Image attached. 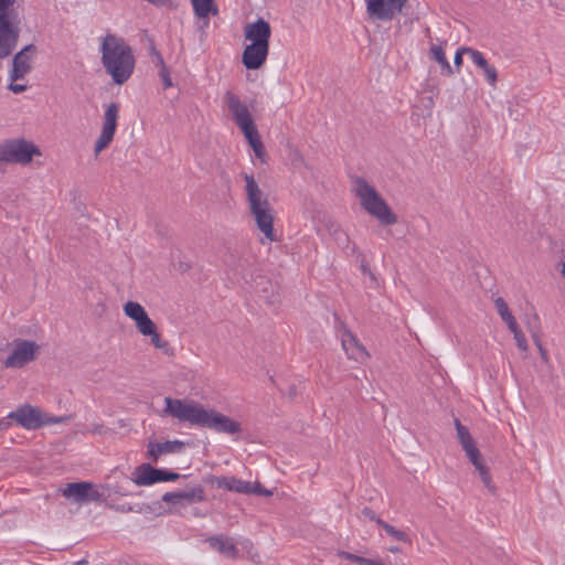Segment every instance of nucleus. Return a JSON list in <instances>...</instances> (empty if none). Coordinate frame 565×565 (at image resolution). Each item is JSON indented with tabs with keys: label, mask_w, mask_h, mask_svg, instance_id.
I'll list each match as a JSON object with an SVG mask.
<instances>
[{
	"label": "nucleus",
	"mask_w": 565,
	"mask_h": 565,
	"mask_svg": "<svg viewBox=\"0 0 565 565\" xmlns=\"http://www.w3.org/2000/svg\"><path fill=\"white\" fill-rule=\"evenodd\" d=\"M159 76L163 83V87L164 88H170L173 86V83L171 81V77H170V71L168 68V66H163L160 68L159 71Z\"/></svg>",
	"instance_id": "nucleus-35"
},
{
	"label": "nucleus",
	"mask_w": 565,
	"mask_h": 565,
	"mask_svg": "<svg viewBox=\"0 0 565 565\" xmlns=\"http://www.w3.org/2000/svg\"><path fill=\"white\" fill-rule=\"evenodd\" d=\"M104 499V493L96 489L93 483H90V490L87 491V502H98Z\"/></svg>",
	"instance_id": "nucleus-36"
},
{
	"label": "nucleus",
	"mask_w": 565,
	"mask_h": 565,
	"mask_svg": "<svg viewBox=\"0 0 565 565\" xmlns=\"http://www.w3.org/2000/svg\"><path fill=\"white\" fill-rule=\"evenodd\" d=\"M8 418L28 430H34L43 426V413L39 407L25 404L9 413Z\"/></svg>",
	"instance_id": "nucleus-13"
},
{
	"label": "nucleus",
	"mask_w": 565,
	"mask_h": 565,
	"mask_svg": "<svg viewBox=\"0 0 565 565\" xmlns=\"http://www.w3.org/2000/svg\"><path fill=\"white\" fill-rule=\"evenodd\" d=\"M255 154L258 157V158H262L263 153H264V145L263 142L260 141V146L256 147V148H253Z\"/></svg>",
	"instance_id": "nucleus-47"
},
{
	"label": "nucleus",
	"mask_w": 565,
	"mask_h": 565,
	"mask_svg": "<svg viewBox=\"0 0 565 565\" xmlns=\"http://www.w3.org/2000/svg\"><path fill=\"white\" fill-rule=\"evenodd\" d=\"M337 555L341 558H344V559H348V561H351L353 563H355V559L358 558L359 555H355L353 553H350V552H345V551H338Z\"/></svg>",
	"instance_id": "nucleus-44"
},
{
	"label": "nucleus",
	"mask_w": 565,
	"mask_h": 565,
	"mask_svg": "<svg viewBox=\"0 0 565 565\" xmlns=\"http://www.w3.org/2000/svg\"><path fill=\"white\" fill-rule=\"evenodd\" d=\"M72 418V415L68 416H46L43 414V426L44 425H51V424H61L70 420Z\"/></svg>",
	"instance_id": "nucleus-34"
},
{
	"label": "nucleus",
	"mask_w": 565,
	"mask_h": 565,
	"mask_svg": "<svg viewBox=\"0 0 565 565\" xmlns=\"http://www.w3.org/2000/svg\"><path fill=\"white\" fill-rule=\"evenodd\" d=\"M125 315L135 321L136 328L143 337L151 333L156 328V323L149 318L146 309L136 301H127L124 305Z\"/></svg>",
	"instance_id": "nucleus-14"
},
{
	"label": "nucleus",
	"mask_w": 565,
	"mask_h": 565,
	"mask_svg": "<svg viewBox=\"0 0 565 565\" xmlns=\"http://www.w3.org/2000/svg\"><path fill=\"white\" fill-rule=\"evenodd\" d=\"M17 1L0 0V58L9 56L19 41L20 28L14 9Z\"/></svg>",
	"instance_id": "nucleus-4"
},
{
	"label": "nucleus",
	"mask_w": 565,
	"mask_h": 565,
	"mask_svg": "<svg viewBox=\"0 0 565 565\" xmlns=\"http://www.w3.org/2000/svg\"><path fill=\"white\" fill-rule=\"evenodd\" d=\"M562 275L565 277V263L562 264Z\"/></svg>",
	"instance_id": "nucleus-53"
},
{
	"label": "nucleus",
	"mask_w": 565,
	"mask_h": 565,
	"mask_svg": "<svg viewBox=\"0 0 565 565\" xmlns=\"http://www.w3.org/2000/svg\"><path fill=\"white\" fill-rule=\"evenodd\" d=\"M342 348L349 359L362 361L369 356L365 348L360 343L358 338L349 330H344L341 335Z\"/></svg>",
	"instance_id": "nucleus-19"
},
{
	"label": "nucleus",
	"mask_w": 565,
	"mask_h": 565,
	"mask_svg": "<svg viewBox=\"0 0 565 565\" xmlns=\"http://www.w3.org/2000/svg\"><path fill=\"white\" fill-rule=\"evenodd\" d=\"M468 51H476V50L472 47L462 46V47L458 49V51L456 52L455 58H454V65H455L457 72H459V68L462 65V54H468Z\"/></svg>",
	"instance_id": "nucleus-33"
},
{
	"label": "nucleus",
	"mask_w": 565,
	"mask_h": 565,
	"mask_svg": "<svg viewBox=\"0 0 565 565\" xmlns=\"http://www.w3.org/2000/svg\"><path fill=\"white\" fill-rule=\"evenodd\" d=\"M430 58L440 65V73L445 76L455 74L452 66L446 58L444 49L440 45L433 44L429 50Z\"/></svg>",
	"instance_id": "nucleus-26"
},
{
	"label": "nucleus",
	"mask_w": 565,
	"mask_h": 565,
	"mask_svg": "<svg viewBox=\"0 0 565 565\" xmlns=\"http://www.w3.org/2000/svg\"><path fill=\"white\" fill-rule=\"evenodd\" d=\"M353 192L360 201L362 209L375 217L382 225H393L397 222L392 211L376 189L363 178H355Z\"/></svg>",
	"instance_id": "nucleus-3"
},
{
	"label": "nucleus",
	"mask_w": 565,
	"mask_h": 565,
	"mask_svg": "<svg viewBox=\"0 0 565 565\" xmlns=\"http://www.w3.org/2000/svg\"><path fill=\"white\" fill-rule=\"evenodd\" d=\"M90 490V482H72L67 483L62 493L65 498L72 499L74 502H87V491Z\"/></svg>",
	"instance_id": "nucleus-23"
},
{
	"label": "nucleus",
	"mask_w": 565,
	"mask_h": 565,
	"mask_svg": "<svg viewBox=\"0 0 565 565\" xmlns=\"http://www.w3.org/2000/svg\"><path fill=\"white\" fill-rule=\"evenodd\" d=\"M151 54L153 56V63L158 66V67H163V66H167L164 61H163V57L161 55V53L159 51H157V49L154 46L151 47Z\"/></svg>",
	"instance_id": "nucleus-39"
},
{
	"label": "nucleus",
	"mask_w": 565,
	"mask_h": 565,
	"mask_svg": "<svg viewBox=\"0 0 565 565\" xmlns=\"http://www.w3.org/2000/svg\"><path fill=\"white\" fill-rule=\"evenodd\" d=\"M202 427L230 435L238 434L242 431L239 423L214 409H207L206 417Z\"/></svg>",
	"instance_id": "nucleus-15"
},
{
	"label": "nucleus",
	"mask_w": 565,
	"mask_h": 565,
	"mask_svg": "<svg viewBox=\"0 0 565 565\" xmlns=\"http://www.w3.org/2000/svg\"><path fill=\"white\" fill-rule=\"evenodd\" d=\"M252 493L250 494H258V495H264V497H268V495H271V491L265 489L260 483L256 482V483H252Z\"/></svg>",
	"instance_id": "nucleus-38"
},
{
	"label": "nucleus",
	"mask_w": 565,
	"mask_h": 565,
	"mask_svg": "<svg viewBox=\"0 0 565 565\" xmlns=\"http://www.w3.org/2000/svg\"><path fill=\"white\" fill-rule=\"evenodd\" d=\"M179 478L180 475L177 472L157 469L149 463H142L136 468L132 481L138 486H150L157 482L174 481Z\"/></svg>",
	"instance_id": "nucleus-11"
},
{
	"label": "nucleus",
	"mask_w": 565,
	"mask_h": 565,
	"mask_svg": "<svg viewBox=\"0 0 565 565\" xmlns=\"http://www.w3.org/2000/svg\"><path fill=\"white\" fill-rule=\"evenodd\" d=\"M455 426L457 430V436L460 441L462 449L465 450L467 457L478 470L480 478L484 484V487L490 491L494 492L495 487L492 483V479L489 472V469L481 461V456L479 449L476 447L472 436L470 435L468 428L463 426L459 419H455Z\"/></svg>",
	"instance_id": "nucleus-7"
},
{
	"label": "nucleus",
	"mask_w": 565,
	"mask_h": 565,
	"mask_svg": "<svg viewBox=\"0 0 565 565\" xmlns=\"http://www.w3.org/2000/svg\"><path fill=\"white\" fill-rule=\"evenodd\" d=\"M118 114L119 107L116 103H110L106 107L102 132L95 143L96 154L106 149L113 141L117 128Z\"/></svg>",
	"instance_id": "nucleus-10"
},
{
	"label": "nucleus",
	"mask_w": 565,
	"mask_h": 565,
	"mask_svg": "<svg viewBox=\"0 0 565 565\" xmlns=\"http://www.w3.org/2000/svg\"><path fill=\"white\" fill-rule=\"evenodd\" d=\"M162 501L173 505H182L180 491L166 492L162 495Z\"/></svg>",
	"instance_id": "nucleus-31"
},
{
	"label": "nucleus",
	"mask_w": 565,
	"mask_h": 565,
	"mask_svg": "<svg viewBox=\"0 0 565 565\" xmlns=\"http://www.w3.org/2000/svg\"><path fill=\"white\" fill-rule=\"evenodd\" d=\"M535 342H536V345H537V348H539V350H540V352H541L542 358H543V359H546V352H545V350L543 349L542 344L540 343V341H539L537 339L535 340Z\"/></svg>",
	"instance_id": "nucleus-49"
},
{
	"label": "nucleus",
	"mask_w": 565,
	"mask_h": 565,
	"mask_svg": "<svg viewBox=\"0 0 565 565\" xmlns=\"http://www.w3.org/2000/svg\"><path fill=\"white\" fill-rule=\"evenodd\" d=\"M494 303H495V308L498 310V313L500 315V317L502 318V320L504 322L513 317L512 313L509 310V307H508L507 302L501 297L497 298L494 300Z\"/></svg>",
	"instance_id": "nucleus-30"
},
{
	"label": "nucleus",
	"mask_w": 565,
	"mask_h": 565,
	"mask_svg": "<svg viewBox=\"0 0 565 565\" xmlns=\"http://www.w3.org/2000/svg\"><path fill=\"white\" fill-rule=\"evenodd\" d=\"M163 414L178 419L180 423H188L192 426L202 427L207 409L193 399H181L167 396Z\"/></svg>",
	"instance_id": "nucleus-5"
},
{
	"label": "nucleus",
	"mask_w": 565,
	"mask_h": 565,
	"mask_svg": "<svg viewBox=\"0 0 565 565\" xmlns=\"http://www.w3.org/2000/svg\"><path fill=\"white\" fill-rule=\"evenodd\" d=\"M119 510L120 511H131L132 509H131V507H128L127 509H126V507H121Z\"/></svg>",
	"instance_id": "nucleus-52"
},
{
	"label": "nucleus",
	"mask_w": 565,
	"mask_h": 565,
	"mask_svg": "<svg viewBox=\"0 0 565 565\" xmlns=\"http://www.w3.org/2000/svg\"><path fill=\"white\" fill-rule=\"evenodd\" d=\"M362 514L367 518L371 521L376 522L380 525V522H384L382 519H380L376 513L371 508H364L362 510Z\"/></svg>",
	"instance_id": "nucleus-40"
},
{
	"label": "nucleus",
	"mask_w": 565,
	"mask_h": 565,
	"mask_svg": "<svg viewBox=\"0 0 565 565\" xmlns=\"http://www.w3.org/2000/svg\"><path fill=\"white\" fill-rule=\"evenodd\" d=\"M268 53L269 46L249 43L243 51L242 63L247 70H258L265 64Z\"/></svg>",
	"instance_id": "nucleus-18"
},
{
	"label": "nucleus",
	"mask_w": 565,
	"mask_h": 565,
	"mask_svg": "<svg viewBox=\"0 0 565 565\" xmlns=\"http://www.w3.org/2000/svg\"><path fill=\"white\" fill-rule=\"evenodd\" d=\"M194 15L199 19H209L218 14V7L214 0H191Z\"/></svg>",
	"instance_id": "nucleus-25"
},
{
	"label": "nucleus",
	"mask_w": 565,
	"mask_h": 565,
	"mask_svg": "<svg viewBox=\"0 0 565 565\" xmlns=\"http://www.w3.org/2000/svg\"><path fill=\"white\" fill-rule=\"evenodd\" d=\"M380 526L394 540L403 543L411 544L412 540L408 536V534L404 531H401L393 525L388 524L387 522H380Z\"/></svg>",
	"instance_id": "nucleus-28"
},
{
	"label": "nucleus",
	"mask_w": 565,
	"mask_h": 565,
	"mask_svg": "<svg viewBox=\"0 0 565 565\" xmlns=\"http://www.w3.org/2000/svg\"><path fill=\"white\" fill-rule=\"evenodd\" d=\"M182 505L202 502L205 499V491L202 486L180 491Z\"/></svg>",
	"instance_id": "nucleus-27"
},
{
	"label": "nucleus",
	"mask_w": 565,
	"mask_h": 565,
	"mask_svg": "<svg viewBox=\"0 0 565 565\" xmlns=\"http://www.w3.org/2000/svg\"><path fill=\"white\" fill-rule=\"evenodd\" d=\"M12 352L3 361V365L10 369H19L33 361L39 345L34 341L14 339Z\"/></svg>",
	"instance_id": "nucleus-8"
},
{
	"label": "nucleus",
	"mask_w": 565,
	"mask_h": 565,
	"mask_svg": "<svg viewBox=\"0 0 565 565\" xmlns=\"http://www.w3.org/2000/svg\"><path fill=\"white\" fill-rule=\"evenodd\" d=\"M147 337L150 338V342L151 344L156 348V349H160V350H163V351H168L169 349V343L168 341H164L161 339V335L160 333L158 332V329L156 328L151 333H149Z\"/></svg>",
	"instance_id": "nucleus-29"
},
{
	"label": "nucleus",
	"mask_w": 565,
	"mask_h": 565,
	"mask_svg": "<svg viewBox=\"0 0 565 565\" xmlns=\"http://www.w3.org/2000/svg\"><path fill=\"white\" fill-rule=\"evenodd\" d=\"M216 484L218 488L226 489L236 493L250 494L252 482L239 480L235 477H222L217 478Z\"/></svg>",
	"instance_id": "nucleus-24"
},
{
	"label": "nucleus",
	"mask_w": 565,
	"mask_h": 565,
	"mask_svg": "<svg viewBox=\"0 0 565 565\" xmlns=\"http://www.w3.org/2000/svg\"><path fill=\"white\" fill-rule=\"evenodd\" d=\"M41 149L24 138H11L0 142V158L4 164L28 166L33 157L41 156Z\"/></svg>",
	"instance_id": "nucleus-6"
},
{
	"label": "nucleus",
	"mask_w": 565,
	"mask_h": 565,
	"mask_svg": "<svg viewBox=\"0 0 565 565\" xmlns=\"http://www.w3.org/2000/svg\"><path fill=\"white\" fill-rule=\"evenodd\" d=\"M224 99L237 127L253 122L248 107L239 99L237 95L232 92H226Z\"/></svg>",
	"instance_id": "nucleus-17"
},
{
	"label": "nucleus",
	"mask_w": 565,
	"mask_h": 565,
	"mask_svg": "<svg viewBox=\"0 0 565 565\" xmlns=\"http://www.w3.org/2000/svg\"><path fill=\"white\" fill-rule=\"evenodd\" d=\"M184 443L180 440H167L164 443H152L150 441L148 444V458L157 462L159 457L166 454H173L179 452L181 449H183Z\"/></svg>",
	"instance_id": "nucleus-20"
},
{
	"label": "nucleus",
	"mask_w": 565,
	"mask_h": 565,
	"mask_svg": "<svg viewBox=\"0 0 565 565\" xmlns=\"http://www.w3.org/2000/svg\"><path fill=\"white\" fill-rule=\"evenodd\" d=\"M106 430L107 429L105 428V426L103 424L97 423V424H94L90 429L84 430L83 434L90 433V434H95V435H103L106 433Z\"/></svg>",
	"instance_id": "nucleus-41"
},
{
	"label": "nucleus",
	"mask_w": 565,
	"mask_h": 565,
	"mask_svg": "<svg viewBox=\"0 0 565 565\" xmlns=\"http://www.w3.org/2000/svg\"><path fill=\"white\" fill-rule=\"evenodd\" d=\"M246 201L257 228L269 242H277L278 237L274 230V209L267 196L258 186L253 174L244 173Z\"/></svg>",
	"instance_id": "nucleus-2"
},
{
	"label": "nucleus",
	"mask_w": 565,
	"mask_h": 565,
	"mask_svg": "<svg viewBox=\"0 0 565 565\" xmlns=\"http://www.w3.org/2000/svg\"><path fill=\"white\" fill-rule=\"evenodd\" d=\"M370 18L380 21H391L406 7L408 0H364Z\"/></svg>",
	"instance_id": "nucleus-9"
},
{
	"label": "nucleus",
	"mask_w": 565,
	"mask_h": 565,
	"mask_svg": "<svg viewBox=\"0 0 565 565\" xmlns=\"http://www.w3.org/2000/svg\"><path fill=\"white\" fill-rule=\"evenodd\" d=\"M361 268H362L363 274L369 275L372 280H375L374 274L371 271V269L366 265L362 264Z\"/></svg>",
	"instance_id": "nucleus-46"
},
{
	"label": "nucleus",
	"mask_w": 565,
	"mask_h": 565,
	"mask_svg": "<svg viewBox=\"0 0 565 565\" xmlns=\"http://www.w3.org/2000/svg\"><path fill=\"white\" fill-rule=\"evenodd\" d=\"M36 51L34 44H28L13 56L12 66L9 71L11 82L23 79L32 71V60Z\"/></svg>",
	"instance_id": "nucleus-12"
},
{
	"label": "nucleus",
	"mask_w": 565,
	"mask_h": 565,
	"mask_svg": "<svg viewBox=\"0 0 565 565\" xmlns=\"http://www.w3.org/2000/svg\"><path fill=\"white\" fill-rule=\"evenodd\" d=\"M271 36V26L263 18H258L254 22H249L244 28L245 41L256 43L258 45L269 46Z\"/></svg>",
	"instance_id": "nucleus-16"
},
{
	"label": "nucleus",
	"mask_w": 565,
	"mask_h": 565,
	"mask_svg": "<svg viewBox=\"0 0 565 565\" xmlns=\"http://www.w3.org/2000/svg\"><path fill=\"white\" fill-rule=\"evenodd\" d=\"M260 141L262 140L259 138V135H257V137L253 138L252 141H248V143L250 145L252 148H256L257 146H260Z\"/></svg>",
	"instance_id": "nucleus-48"
},
{
	"label": "nucleus",
	"mask_w": 565,
	"mask_h": 565,
	"mask_svg": "<svg viewBox=\"0 0 565 565\" xmlns=\"http://www.w3.org/2000/svg\"><path fill=\"white\" fill-rule=\"evenodd\" d=\"M102 64L117 85L125 84L134 74L136 58L131 46L121 36L107 33L100 43Z\"/></svg>",
	"instance_id": "nucleus-1"
},
{
	"label": "nucleus",
	"mask_w": 565,
	"mask_h": 565,
	"mask_svg": "<svg viewBox=\"0 0 565 565\" xmlns=\"http://www.w3.org/2000/svg\"><path fill=\"white\" fill-rule=\"evenodd\" d=\"M74 565H87V561L82 559V561L75 562Z\"/></svg>",
	"instance_id": "nucleus-51"
},
{
	"label": "nucleus",
	"mask_w": 565,
	"mask_h": 565,
	"mask_svg": "<svg viewBox=\"0 0 565 565\" xmlns=\"http://www.w3.org/2000/svg\"><path fill=\"white\" fill-rule=\"evenodd\" d=\"M388 551H390L391 553H399V552H401V548H399V547H397V546H391V547L388 548Z\"/></svg>",
	"instance_id": "nucleus-50"
},
{
	"label": "nucleus",
	"mask_w": 565,
	"mask_h": 565,
	"mask_svg": "<svg viewBox=\"0 0 565 565\" xmlns=\"http://www.w3.org/2000/svg\"><path fill=\"white\" fill-rule=\"evenodd\" d=\"M508 324L509 330L514 334L515 332H520L521 330L518 327V323L515 321V318L512 317L509 320L505 321Z\"/></svg>",
	"instance_id": "nucleus-45"
},
{
	"label": "nucleus",
	"mask_w": 565,
	"mask_h": 565,
	"mask_svg": "<svg viewBox=\"0 0 565 565\" xmlns=\"http://www.w3.org/2000/svg\"><path fill=\"white\" fill-rule=\"evenodd\" d=\"M355 563L359 564V565H380V561H374V559H371V558H366V557H363V556H358V558L355 559Z\"/></svg>",
	"instance_id": "nucleus-43"
},
{
	"label": "nucleus",
	"mask_w": 565,
	"mask_h": 565,
	"mask_svg": "<svg viewBox=\"0 0 565 565\" xmlns=\"http://www.w3.org/2000/svg\"><path fill=\"white\" fill-rule=\"evenodd\" d=\"M514 339L516 341V345L520 350L526 351L527 350V341L525 335L520 331L514 333Z\"/></svg>",
	"instance_id": "nucleus-37"
},
{
	"label": "nucleus",
	"mask_w": 565,
	"mask_h": 565,
	"mask_svg": "<svg viewBox=\"0 0 565 565\" xmlns=\"http://www.w3.org/2000/svg\"><path fill=\"white\" fill-rule=\"evenodd\" d=\"M210 546L228 558H235L238 554L236 544L232 537L215 535L207 539Z\"/></svg>",
	"instance_id": "nucleus-21"
},
{
	"label": "nucleus",
	"mask_w": 565,
	"mask_h": 565,
	"mask_svg": "<svg viewBox=\"0 0 565 565\" xmlns=\"http://www.w3.org/2000/svg\"><path fill=\"white\" fill-rule=\"evenodd\" d=\"M28 88L26 85H23V84H15L14 82H11L9 85H8V89L14 94H20V93H23L25 92Z\"/></svg>",
	"instance_id": "nucleus-42"
},
{
	"label": "nucleus",
	"mask_w": 565,
	"mask_h": 565,
	"mask_svg": "<svg viewBox=\"0 0 565 565\" xmlns=\"http://www.w3.org/2000/svg\"><path fill=\"white\" fill-rule=\"evenodd\" d=\"M244 134L247 141H252L253 138L257 137L258 131L254 125V121L244 126L238 127Z\"/></svg>",
	"instance_id": "nucleus-32"
},
{
	"label": "nucleus",
	"mask_w": 565,
	"mask_h": 565,
	"mask_svg": "<svg viewBox=\"0 0 565 565\" xmlns=\"http://www.w3.org/2000/svg\"><path fill=\"white\" fill-rule=\"evenodd\" d=\"M468 55L471 58V61L483 71V74L491 86H495L498 82V72L497 68L489 64L484 55L476 50V51H468Z\"/></svg>",
	"instance_id": "nucleus-22"
}]
</instances>
